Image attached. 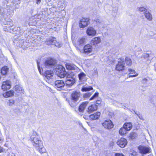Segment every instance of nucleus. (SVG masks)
<instances>
[{
    "label": "nucleus",
    "instance_id": "3",
    "mask_svg": "<svg viewBox=\"0 0 156 156\" xmlns=\"http://www.w3.org/2000/svg\"><path fill=\"white\" fill-rule=\"evenodd\" d=\"M126 64L128 66H130L132 64V62L131 59L126 57L124 59L122 58L119 59L118 64L116 65L115 69L119 71H122L124 69L125 65Z\"/></svg>",
    "mask_w": 156,
    "mask_h": 156
},
{
    "label": "nucleus",
    "instance_id": "16",
    "mask_svg": "<svg viewBox=\"0 0 156 156\" xmlns=\"http://www.w3.org/2000/svg\"><path fill=\"white\" fill-rule=\"evenodd\" d=\"M86 33L89 36H94L96 34V31L93 27H89L87 30Z\"/></svg>",
    "mask_w": 156,
    "mask_h": 156
},
{
    "label": "nucleus",
    "instance_id": "32",
    "mask_svg": "<svg viewBox=\"0 0 156 156\" xmlns=\"http://www.w3.org/2000/svg\"><path fill=\"white\" fill-rule=\"evenodd\" d=\"M14 91L13 90H10L6 93L5 95L4 94V97H8L12 96L14 95Z\"/></svg>",
    "mask_w": 156,
    "mask_h": 156
},
{
    "label": "nucleus",
    "instance_id": "4",
    "mask_svg": "<svg viewBox=\"0 0 156 156\" xmlns=\"http://www.w3.org/2000/svg\"><path fill=\"white\" fill-rule=\"evenodd\" d=\"M80 96V93L77 91H73L71 95V101L69 103L71 107H74L76 106L79 103V98Z\"/></svg>",
    "mask_w": 156,
    "mask_h": 156
},
{
    "label": "nucleus",
    "instance_id": "54",
    "mask_svg": "<svg viewBox=\"0 0 156 156\" xmlns=\"http://www.w3.org/2000/svg\"><path fill=\"white\" fill-rule=\"evenodd\" d=\"M124 109H129L128 108H127L126 106H124Z\"/></svg>",
    "mask_w": 156,
    "mask_h": 156
},
{
    "label": "nucleus",
    "instance_id": "51",
    "mask_svg": "<svg viewBox=\"0 0 156 156\" xmlns=\"http://www.w3.org/2000/svg\"><path fill=\"white\" fill-rule=\"evenodd\" d=\"M96 103L97 104H100L101 103V101L100 100H98L96 101Z\"/></svg>",
    "mask_w": 156,
    "mask_h": 156
},
{
    "label": "nucleus",
    "instance_id": "55",
    "mask_svg": "<svg viewBox=\"0 0 156 156\" xmlns=\"http://www.w3.org/2000/svg\"><path fill=\"white\" fill-rule=\"evenodd\" d=\"M83 118L85 119H86V117H85L84 116H83Z\"/></svg>",
    "mask_w": 156,
    "mask_h": 156
},
{
    "label": "nucleus",
    "instance_id": "38",
    "mask_svg": "<svg viewBox=\"0 0 156 156\" xmlns=\"http://www.w3.org/2000/svg\"><path fill=\"white\" fill-rule=\"evenodd\" d=\"M31 44V42H25L24 45L23 47V49H26L28 48Z\"/></svg>",
    "mask_w": 156,
    "mask_h": 156
},
{
    "label": "nucleus",
    "instance_id": "44",
    "mask_svg": "<svg viewBox=\"0 0 156 156\" xmlns=\"http://www.w3.org/2000/svg\"><path fill=\"white\" fill-rule=\"evenodd\" d=\"M136 135V134L135 133H133L130 134V136L131 138L133 139L135 138V137Z\"/></svg>",
    "mask_w": 156,
    "mask_h": 156
},
{
    "label": "nucleus",
    "instance_id": "21",
    "mask_svg": "<svg viewBox=\"0 0 156 156\" xmlns=\"http://www.w3.org/2000/svg\"><path fill=\"white\" fill-rule=\"evenodd\" d=\"M97 105H92L88 107L87 112L89 113H90L97 110Z\"/></svg>",
    "mask_w": 156,
    "mask_h": 156
},
{
    "label": "nucleus",
    "instance_id": "23",
    "mask_svg": "<svg viewBox=\"0 0 156 156\" xmlns=\"http://www.w3.org/2000/svg\"><path fill=\"white\" fill-rule=\"evenodd\" d=\"M53 75V71L51 70H47L44 73V75L47 79L50 78Z\"/></svg>",
    "mask_w": 156,
    "mask_h": 156
},
{
    "label": "nucleus",
    "instance_id": "37",
    "mask_svg": "<svg viewBox=\"0 0 156 156\" xmlns=\"http://www.w3.org/2000/svg\"><path fill=\"white\" fill-rule=\"evenodd\" d=\"M137 9V10L141 12H144V13L147 11V9L144 7H138Z\"/></svg>",
    "mask_w": 156,
    "mask_h": 156
},
{
    "label": "nucleus",
    "instance_id": "53",
    "mask_svg": "<svg viewBox=\"0 0 156 156\" xmlns=\"http://www.w3.org/2000/svg\"><path fill=\"white\" fill-rule=\"evenodd\" d=\"M37 0V2L36 3L37 4H39L41 2V0Z\"/></svg>",
    "mask_w": 156,
    "mask_h": 156
},
{
    "label": "nucleus",
    "instance_id": "14",
    "mask_svg": "<svg viewBox=\"0 0 156 156\" xmlns=\"http://www.w3.org/2000/svg\"><path fill=\"white\" fill-rule=\"evenodd\" d=\"M11 87V83L10 81L9 80H6L3 82L2 88L3 90H9Z\"/></svg>",
    "mask_w": 156,
    "mask_h": 156
},
{
    "label": "nucleus",
    "instance_id": "36",
    "mask_svg": "<svg viewBox=\"0 0 156 156\" xmlns=\"http://www.w3.org/2000/svg\"><path fill=\"white\" fill-rule=\"evenodd\" d=\"M132 110L133 111H134L135 113L138 117L140 119L142 120H144V119H143V117L142 115L141 114H140V112H137L135 110H133V109H132Z\"/></svg>",
    "mask_w": 156,
    "mask_h": 156
},
{
    "label": "nucleus",
    "instance_id": "42",
    "mask_svg": "<svg viewBox=\"0 0 156 156\" xmlns=\"http://www.w3.org/2000/svg\"><path fill=\"white\" fill-rule=\"evenodd\" d=\"M99 93L98 92H96L94 95L90 99V100L91 101L94 99L95 98L98 96Z\"/></svg>",
    "mask_w": 156,
    "mask_h": 156
},
{
    "label": "nucleus",
    "instance_id": "31",
    "mask_svg": "<svg viewBox=\"0 0 156 156\" xmlns=\"http://www.w3.org/2000/svg\"><path fill=\"white\" fill-rule=\"evenodd\" d=\"M127 130L123 126V127L121 128L119 131V133L122 135H124L126 134L127 133Z\"/></svg>",
    "mask_w": 156,
    "mask_h": 156
},
{
    "label": "nucleus",
    "instance_id": "7",
    "mask_svg": "<svg viewBox=\"0 0 156 156\" xmlns=\"http://www.w3.org/2000/svg\"><path fill=\"white\" fill-rule=\"evenodd\" d=\"M66 76V79L65 81V85L67 87H71L75 82V78L73 76H72V75H70L67 74Z\"/></svg>",
    "mask_w": 156,
    "mask_h": 156
},
{
    "label": "nucleus",
    "instance_id": "30",
    "mask_svg": "<svg viewBox=\"0 0 156 156\" xmlns=\"http://www.w3.org/2000/svg\"><path fill=\"white\" fill-rule=\"evenodd\" d=\"M144 16L149 21H151L152 20V15L148 11H147L145 12V13H144Z\"/></svg>",
    "mask_w": 156,
    "mask_h": 156
},
{
    "label": "nucleus",
    "instance_id": "9",
    "mask_svg": "<svg viewBox=\"0 0 156 156\" xmlns=\"http://www.w3.org/2000/svg\"><path fill=\"white\" fill-rule=\"evenodd\" d=\"M12 32L19 36L22 35L24 31L23 29L19 27H15L14 28H12Z\"/></svg>",
    "mask_w": 156,
    "mask_h": 156
},
{
    "label": "nucleus",
    "instance_id": "50",
    "mask_svg": "<svg viewBox=\"0 0 156 156\" xmlns=\"http://www.w3.org/2000/svg\"><path fill=\"white\" fill-rule=\"evenodd\" d=\"M95 21L97 23H101V21L99 19H95Z\"/></svg>",
    "mask_w": 156,
    "mask_h": 156
},
{
    "label": "nucleus",
    "instance_id": "5",
    "mask_svg": "<svg viewBox=\"0 0 156 156\" xmlns=\"http://www.w3.org/2000/svg\"><path fill=\"white\" fill-rule=\"evenodd\" d=\"M55 69L56 73L58 76L61 78H64L68 74L65 68L61 65L57 66Z\"/></svg>",
    "mask_w": 156,
    "mask_h": 156
},
{
    "label": "nucleus",
    "instance_id": "56",
    "mask_svg": "<svg viewBox=\"0 0 156 156\" xmlns=\"http://www.w3.org/2000/svg\"><path fill=\"white\" fill-rule=\"evenodd\" d=\"M130 111L131 112H132V110H130Z\"/></svg>",
    "mask_w": 156,
    "mask_h": 156
},
{
    "label": "nucleus",
    "instance_id": "19",
    "mask_svg": "<svg viewBox=\"0 0 156 156\" xmlns=\"http://www.w3.org/2000/svg\"><path fill=\"white\" fill-rule=\"evenodd\" d=\"M79 80L81 82H84L87 80L86 74L83 72H81L78 75Z\"/></svg>",
    "mask_w": 156,
    "mask_h": 156
},
{
    "label": "nucleus",
    "instance_id": "40",
    "mask_svg": "<svg viewBox=\"0 0 156 156\" xmlns=\"http://www.w3.org/2000/svg\"><path fill=\"white\" fill-rule=\"evenodd\" d=\"M92 94L91 92H88L84 94L83 95V98H84L89 97Z\"/></svg>",
    "mask_w": 156,
    "mask_h": 156
},
{
    "label": "nucleus",
    "instance_id": "46",
    "mask_svg": "<svg viewBox=\"0 0 156 156\" xmlns=\"http://www.w3.org/2000/svg\"><path fill=\"white\" fill-rule=\"evenodd\" d=\"M128 71L129 73V74H133V73H135V70L132 69H129Z\"/></svg>",
    "mask_w": 156,
    "mask_h": 156
},
{
    "label": "nucleus",
    "instance_id": "25",
    "mask_svg": "<svg viewBox=\"0 0 156 156\" xmlns=\"http://www.w3.org/2000/svg\"><path fill=\"white\" fill-rule=\"evenodd\" d=\"M86 39L85 37L79 38L77 41L78 45L80 46H83L85 43Z\"/></svg>",
    "mask_w": 156,
    "mask_h": 156
},
{
    "label": "nucleus",
    "instance_id": "2",
    "mask_svg": "<svg viewBox=\"0 0 156 156\" xmlns=\"http://www.w3.org/2000/svg\"><path fill=\"white\" fill-rule=\"evenodd\" d=\"M30 136L32 144L36 149L41 154L45 153L46 151L43 145V141L37 133L33 130L30 134Z\"/></svg>",
    "mask_w": 156,
    "mask_h": 156
},
{
    "label": "nucleus",
    "instance_id": "29",
    "mask_svg": "<svg viewBox=\"0 0 156 156\" xmlns=\"http://www.w3.org/2000/svg\"><path fill=\"white\" fill-rule=\"evenodd\" d=\"M66 67L68 70H74L77 68L75 65L71 64H66Z\"/></svg>",
    "mask_w": 156,
    "mask_h": 156
},
{
    "label": "nucleus",
    "instance_id": "12",
    "mask_svg": "<svg viewBox=\"0 0 156 156\" xmlns=\"http://www.w3.org/2000/svg\"><path fill=\"white\" fill-rule=\"evenodd\" d=\"M140 152L142 154L149 153L151 151V149L149 147L145 146H140L138 148Z\"/></svg>",
    "mask_w": 156,
    "mask_h": 156
},
{
    "label": "nucleus",
    "instance_id": "52",
    "mask_svg": "<svg viewBox=\"0 0 156 156\" xmlns=\"http://www.w3.org/2000/svg\"><path fill=\"white\" fill-rule=\"evenodd\" d=\"M5 150L2 148L1 147L0 149V153L4 152Z\"/></svg>",
    "mask_w": 156,
    "mask_h": 156
},
{
    "label": "nucleus",
    "instance_id": "34",
    "mask_svg": "<svg viewBox=\"0 0 156 156\" xmlns=\"http://www.w3.org/2000/svg\"><path fill=\"white\" fill-rule=\"evenodd\" d=\"M149 55L148 54L144 53L141 56V58L143 60H147L149 59Z\"/></svg>",
    "mask_w": 156,
    "mask_h": 156
},
{
    "label": "nucleus",
    "instance_id": "15",
    "mask_svg": "<svg viewBox=\"0 0 156 156\" xmlns=\"http://www.w3.org/2000/svg\"><path fill=\"white\" fill-rule=\"evenodd\" d=\"M127 143V140L126 139L122 138H121L117 142V145L121 148L125 147Z\"/></svg>",
    "mask_w": 156,
    "mask_h": 156
},
{
    "label": "nucleus",
    "instance_id": "17",
    "mask_svg": "<svg viewBox=\"0 0 156 156\" xmlns=\"http://www.w3.org/2000/svg\"><path fill=\"white\" fill-rule=\"evenodd\" d=\"M14 43L19 48H23V47L24 45L25 42L23 39H19L18 41V40L14 41H13Z\"/></svg>",
    "mask_w": 156,
    "mask_h": 156
},
{
    "label": "nucleus",
    "instance_id": "48",
    "mask_svg": "<svg viewBox=\"0 0 156 156\" xmlns=\"http://www.w3.org/2000/svg\"><path fill=\"white\" fill-rule=\"evenodd\" d=\"M115 156H124L122 154L117 153L115 154Z\"/></svg>",
    "mask_w": 156,
    "mask_h": 156
},
{
    "label": "nucleus",
    "instance_id": "39",
    "mask_svg": "<svg viewBox=\"0 0 156 156\" xmlns=\"http://www.w3.org/2000/svg\"><path fill=\"white\" fill-rule=\"evenodd\" d=\"M137 155V153L134 150L131 151L129 153V156H136Z\"/></svg>",
    "mask_w": 156,
    "mask_h": 156
},
{
    "label": "nucleus",
    "instance_id": "18",
    "mask_svg": "<svg viewBox=\"0 0 156 156\" xmlns=\"http://www.w3.org/2000/svg\"><path fill=\"white\" fill-rule=\"evenodd\" d=\"M56 38L54 37H50L46 39L45 43V44L50 45H54V43L55 42V39Z\"/></svg>",
    "mask_w": 156,
    "mask_h": 156
},
{
    "label": "nucleus",
    "instance_id": "41",
    "mask_svg": "<svg viewBox=\"0 0 156 156\" xmlns=\"http://www.w3.org/2000/svg\"><path fill=\"white\" fill-rule=\"evenodd\" d=\"M14 112L17 114H20L21 112L20 108H18L15 109L14 110Z\"/></svg>",
    "mask_w": 156,
    "mask_h": 156
},
{
    "label": "nucleus",
    "instance_id": "24",
    "mask_svg": "<svg viewBox=\"0 0 156 156\" xmlns=\"http://www.w3.org/2000/svg\"><path fill=\"white\" fill-rule=\"evenodd\" d=\"M149 81L150 79L149 78L143 79L141 81L143 86L145 87H147L149 86L151 84V83H149Z\"/></svg>",
    "mask_w": 156,
    "mask_h": 156
},
{
    "label": "nucleus",
    "instance_id": "27",
    "mask_svg": "<svg viewBox=\"0 0 156 156\" xmlns=\"http://www.w3.org/2000/svg\"><path fill=\"white\" fill-rule=\"evenodd\" d=\"M101 41L100 38L95 37L92 40L91 42V44L92 45H94L98 44Z\"/></svg>",
    "mask_w": 156,
    "mask_h": 156
},
{
    "label": "nucleus",
    "instance_id": "13",
    "mask_svg": "<svg viewBox=\"0 0 156 156\" xmlns=\"http://www.w3.org/2000/svg\"><path fill=\"white\" fill-rule=\"evenodd\" d=\"M55 86L58 88V90H60L63 88L65 85V83L62 80H57L55 83Z\"/></svg>",
    "mask_w": 156,
    "mask_h": 156
},
{
    "label": "nucleus",
    "instance_id": "26",
    "mask_svg": "<svg viewBox=\"0 0 156 156\" xmlns=\"http://www.w3.org/2000/svg\"><path fill=\"white\" fill-rule=\"evenodd\" d=\"M15 91L17 93H21L23 92V89L21 86L20 85H16L14 87Z\"/></svg>",
    "mask_w": 156,
    "mask_h": 156
},
{
    "label": "nucleus",
    "instance_id": "49",
    "mask_svg": "<svg viewBox=\"0 0 156 156\" xmlns=\"http://www.w3.org/2000/svg\"><path fill=\"white\" fill-rule=\"evenodd\" d=\"M138 75V74H136L135 75H129L128 76L129 77H135L136 76Z\"/></svg>",
    "mask_w": 156,
    "mask_h": 156
},
{
    "label": "nucleus",
    "instance_id": "11",
    "mask_svg": "<svg viewBox=\"0 0 156 156\" xmlns=\"http://www.w3.org/2000/svg\"><path fill=\"white\" fill-rule=\"evenodd\" d=\"M89 23V18H83L80 20L79 23L80 27L81 28H83L87 26Z\"/></svg>",
    "mask_w": 156,
    "mask_h": 156
},
{
    "label": "nucleus",
    "instance_id": "45",
    "mask_svg": "<svg viewBox=\"0 0 156 156\" xmlns=\"http://www.w3.org/2000/svg\"><path fill=\"white\" fill-rule=\"evenodd\" d=\"M14 104V101L13 100H9V105L12 106Z\"/></svg>",
    "mask_w": 156,
    "mask_h": 156
},
{
    "label": "nucleus",
    "instance_id": "10",
    "mask_svg": "<svg viewBox=\"0 0 156 156\" xmlns=\"http://www.w3.org/2000/svg\"><path fill=\"white\" fill-rule=\"evenodd\" d=\"M88 103V101L83 102L79 106L78 110L79 114L80 115H83L84 111Z\"/></svg>",
    "mask_w": 156,
    "mask_h": 156
},
{
    "label": "nucleus",
    "instance_id": "20",
    "mask_svg": "<svg viewBox=\"0 0 156 156\" xmlns=\"http://www.w3.org/2000/svg\"><path fill=\"white\" fill-rule=\"evenodd\" d=\"M83 50L84 53H89L92 51V47L89 44H87L84 46Z\"/></svg>",
    "mask_w": 156,
    "mask_h": 156
},
{
    "label": "nucleus",
    "instance_id": "47",
    "mask_svg": "<svg viewBox=\"0 0 156 156\" xmlns=\"http://www.w3.org/2000/svg\"><path fill=\"white\" fill-rule=\"evenodd\" d=\"M37 67L38 69V70L40 73H41V68L40 66H39V62H37Z\"/></svg>",
    "mask_w": 156,
    "mask_h": 156
},
{
    "label": "nucleus",
    "instance_id": "28",
    "mask_svg": "<svg viewBox=\"0 0 156 156\" xmlns=\"http://www.w3.org/2000/svg\"><path fill=\"white\" fill-rule=\"evenodd\" d=\"M123 126L128 131L130 130L133 126L131 122H126L124 124Z\"/></svg>",
    "mask_w": 156,
    "mask_h": 156
},
{
    "label": "nucleus",
    "instance_id": "1",
    "mask_svg": "<svg viewBox=\"0 0 156 156\" xmlns=\"http://www.w3.org/2000/svg\"><path fill=\"white\" fill-rule=\"evenodd\" d=\"M13 8L9 5H4L3 7L0 8V21L2 25H7L4 26L3 30L5 31L12 32V28L13 26L12 20L8 18V16H12L13 14Z\"/></svg>",
    "mask_w": 156,
    "mask_h": 156
},
{
    "label": "nucleus",
    "instance_id": "43",
    "mask_svg": "<svg viewBox=\"0 0 156 156\" xmlns=\"http://www.w3.org/2000/svg\"><path fill=\"white\" fill-rule=\"evenodd\" d=\"M54 45L55 46L58 47H61L62 46L61 44L59 42H57L56 41V39H55V42L54 43Z\"/></svg>",
    "mask_w": 156,
    "mask_h": 156
},
{
    "label": "nucleus",
    "instance_id": "35",
    "mask_svg": "<svg viewBox=\"0 0 156 156\" xmlns=\"http://www.w3.org/2000/svg\"><path fill=\"white\" fill-rule=\"evenodd\" d=\"M93 89V87L91 86H89L87 87H83L81 89V90L83 91H87L92 90Z\"/></svg>",
    "mask_w": 156,
    "mask_h": 156
},
{
    "label": "nucleus",
    "instance_id": "33",
    "mask_svg": "<svg viewBox=\"0 0 156 156\" xmlns=\"http://www.w3.org/2000/svg\"><path fill=\"white\" fill-rule=\"evenodd\" d=\"M9 69L6 67H2L1 69V72L3 75L6 74L8 71Z\"/></svg>",
    "mask_w": 156,
    "mask_h": 156
},
{
    "label": "nucleus",
    "instance_id": "8",
    "mask_svg": "<svg viewBox=\"0 0 156 156\" xmlns=\"http://www.w3.org/2000/svg\"><path fill=\"white\" fill-rule=\"evenodd\" d=\"M103 126L105 129H110L112 128L114 126L113 123L110 120H105L102 123Z\"/></svg>",
    "mask_w": 156,
    "mask_h": 156
},
{
    "label": "nucleus",
    "instance_id": "22",
    "mask_svg": "<svg viewBox=\"0 0 156 156\" xmlns=\"http://www.w3.org/2000/svg\"><path fill=\"white\" fill-rule=\"evenodd\" d=\"M101 113L99 112H97L90 115V117L92 120L98 119Z\"/></svg>",
    "mask_w": 156,
    "mask_h": 156
},
{
    "label": "nucleus",
    "instance_id": "6",
    "mask_svg": "<svg viewBox=\"0 0 156 156\" xmlns=\"http://www.w3.org/2000/svg\"><path fill=\"white\" fill-rule=\"evenodd\" d=\"M56 61L52 58H47L44 62V66L47 68H54L56 65Z\"/></svg>",
    "mask_w": 156,
    "mask_h": 156
}]
</instances>
